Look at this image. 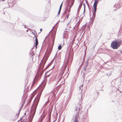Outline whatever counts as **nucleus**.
Masks as SVG:
<instances>
[{
	"label": "nucleus",
	"mask_w": 122,
	"mask_h": 122,
	"mask_svg": "<svg viewBox=\"0 0 122 122\" xmlns=\"http://www.w3.org/2000/svg\"><path fill=\"white\" fill-rule=\"evenodd\" d=\"M120 46V42L116 41H114L112 43L111 47L113 49H117Z\"/></svg>",
	"instance_id": "nucleus-2"
},
{
	"label": "nucleus",
	"mask_w": 122,
	"mask_h": 122,
	"mask_svg": "<svg viewBox=\"0 0 122 122\" xmlns=\"http://www.w3.org/2000/svg\"><path fill=\"white\" fill-rule=\"evenodd\" d=\"M62 3H63V2L62 3H61V5L60 6V8H59V9H60V10H61V7H62Z\"/></svg>",
	"instance_id": "nucleus-13"
},
{
	"label": "nucleus",
	"mask_w": 122,
	"mask_h": 122,
	"mask_svg": "<svg viewBox=\"0 0 122 122\" xmlns=\"http://www.w3.org/2000/svg\"><path fill=\"white\" fill-rule=\"evenodd\" d=\"M53 48V46L51 48H50L49 49V54H50L52 52V49Z\"/></svg>",
	"instance_id": "nucleus-8"
},
{
	"label": "nucleus",
	"mask_w": 122,
	"mask_h": 122,
	"mask_svg": "<svg viewBox=\"0 0 122 122\" xmlns=\"http://www.w3.org/2000/svg\"><path fill=\"white\" fill-rule=\"evenodd\" d=\"M35 111H36V110ZM35 112H34V114H35Z\"/></svg>",
	"instance_id": "nucleus-21"
},
{
	"label": "nucleus",
	"mask_w": 122,
	"mask_h": 122,
	"mask_svg": "<svg viewBox=\"0 0 122 122\" xmlns=\"http://www.w3.org/2000/svg\"><path fill=\"white\" fill-rule=\"evenodd\" d=\"M80 22H79V21L78 22H77V26L78 27V26H79V24H80Z\"/></svg>",
	"instance_id": "nucleus-12"
},
{
	"label": "nucleus",
	"mask_w": 122,
	"mask_h": 122,
	"mask_svg": "<svg viewBox=\"0 0 122 122\" xmlns=\"http://www.w3.org/2000/svg\"><path fill=\"white\" fill-rule=\"evenodd\" d=\"M98 1L97 0H95L94 4L93 6L94 8V11L93 12V15L92 17L90 18V20L93 21L94 20L96 15V11L97 7Z\"/></svg>",
	"instance_id": "nucleus-1"
},
{
	"label": "nucleus",
	"mask_w": 122,
	"mask_h": 122,
	"mask_svg": "<svg viewBox=\"0 0 122 122\" xmlns=\"http://www.w3.org/2000/svg\"><path fill=\"white\" fill-rule=\"evenodd\" d=\"M61 10L59 9V10L58 11V14L59 15L60 14V11H61Z\"/></svg>",
	"instance_id": "nucleus-16"
},
{
	"label": "nucleus",
	"mask_w": 122,
	"mask_h": 122,
	"mask_svg": "<svg viewBox=\"0 0 122 122\" xmlns=\"http://www.w3.org/2000/svg\"><path fill=\"white\" fill-rule=\"evenodd\" d=\"M74 122H78L76 120H75Z\"/></svg>",
	"instance_id": "nucleus-17"
},
{
	"label": "nucleus",
	"mask_w": 122,
	"mask_h": 122,
	"mask_svg": "<svg viewBox=\"0 0 122 122\" xmlns=\"http://www.w3.org/2000/svg\"><path fill=\"white\" fill-rule=\"evenodd\" d=\"M74 3V1H72L71 2V5L70 6V9H71V7L73 5V4Z\"/></svg>",
	"instance_id": "nucleus-10"
},
{
	"label": "nucleus",
	"mask_w": 122,
	"mask_h": 122,
	"mask_svg": "<svg viewBox=\"0 0 122 122\" xmlns=\"http://www.w3.org/2000/svg\"><path fill=\"white\" fill-rule=\"evenodd\" d=\"M45 115H42L41 116V119L40 120V122H41L44 119V118H45Z\"/></svg>",
	"instance_id": "nucleus-5"
},
{
	"label": "nucleus",
	"mask_w": 122,
	"mask_h": 122,
	"mask_svg": "<svg viewBox=\"0 0 122 122\" xmlns=\"http://www.w3.org/2000/svg\"><path fill=\"white\" fill-rule=\"evenodd\" d=\"M54 41L53 42V43L52 44H53V46H52L53 47V45H54Z\"/></svg>",
	"instance_id": "nucleus-20"
},
{
	"label": "nucleus",
	"mask_w": 122,
	"mask_h": 122,
	"mask_svg": "<svg viewBox=\"0 0 122 122\" xmlns=\"http://www.w3.org/2000/svg\"><path fill=\"white\" fill-rule=\"evenodd\" d=\"M38 39L36 37L35 39V46L36 48H37V46L38 45Z\"/></svg>",
	"instance_id": "nucleus-4"
},
{
	"label": "nucleus",
	"mask_w": 122,
	"mask_h": 122,
	"mask_svg": "<svg viewBox=\"0 0 122 122\" xmlns=\"http://www.w3.org/2000/svg\"><path fill=\"white\" fill-rule=\"evenodd\" d=\"M82 4L81 3H80V5L79 6V8H80L82 5Z\"/></svg>",
	"instance_id": "nucleus-11"
},
{
	"label": "nucleus",
	"mask_w": 122,
	"mask_h": 122,
	"mask_svg": "<svg viewBox=\"0 0 122 122\" xmlns=\"http://www.w3.org/2000/svg\"><path fill=\"white\" fill-rule=\"evenodd\" d=\"M40 30L41 31L40 32L42 31V29H40Z\"/></svg>",
	"instance_id": "nucleus-18"
},
{
	"label": "nucleus",
	"mask_w": 122,
	"mask_h": 122,
	"mask_svg": "<svg viewBox=\"0 0 122 122\" xmlns=\"http://www.w3.org/2000/svg\"><path fill=\"white\" fill-rule=\"evenodd\" d=\"M62 3H63V2L62 3H61V5L60 6V8H59V9H60V10H61V7H62Z\"/></svg>",
	"instance_id": "nucleus-14"
},
{
	"label": "nucleus",
	"mask_w": 122,
	"mask_h": 122,
	"mask_svg": "<svg viewBox=\"0 0 122 122\" xmlns=\"http://www.w3.org/2000/svg\"><path fill=\"white\" fill-rule=\"evenodd\" d=\"M36 80L35 79H34V80L33 81V83L32 84V87H33L34 86V84H35V83L36 82Z\"/></svg>",
	"instance_id": "nucleus-6"
},
{
	"label": "nucleus",
	"mask_w": 122,
	"mask_h": 122,
	"mask_svg": "<svg viewBox=\"0 0 122 122\" xmlns=\"http://www.w3.org/2000/svg\"><path fill=\"white\" fill-rule=\"evenodd\" d=\"M34 96H35V94H34V93H32L31 94L30 97V99H31L32 100V99H33V98Z\"/></svg>",
	"instance_id": "nucleus-7"
},
{
	"label": "nucleus",
	"mask_w": 122,
	"mask_h": 122,
	"mask_svg": "<svg viewBox=\"0 0 122 122\" xmlns=\"http://www.w3.org/2000/svg\"><path fill=\"white\" fill-rule=\"evenodd\" d=\"M62 48L61 45H60L58 47V49L59 50H60Z\"/></svg>",
	"instance_id": "nucleus-9"
},
{
	"label": "nucleus",
	"mask_w": 122,
	"mask_h": 122,
	"mask_svg": "<svg viewBox=\"0 0 122 122\" xmlns=\"http://www.w3.org/2000/svg\"><path fill=\"white\" fill-rule=\"evenodd\" d=\"M32 100V99H29V101L28 102L29 103H30V102Z\"/></svg>",
	"instance_id": "nucleus-15"
},
{
	"label": "nucleus",
	"mask_w": 122,
	"mask_h": 122,
	"mask_svg": "<svg viewBox=\"0 0 122 122\" xmlns=\"http://www.w3.org/2000/svg\"><path fill=\"white\" fill-rule=\"evenodd\" d=\"M69 15H67V19H68V17Z\"/></svg>",
	"instance_id": "nucleus-19"
},
{
	"label": "nucleus",
	"mask_w": 122,
	"mask_h": 122,
	"mask_svg": "<svg viewBox=\"0 0 122 122\" xmlns=\"http://www.w3.org/2000/svg\"><path fill=\"white\" fill-rule=\"evenodd\" d=\"M41 93H39L38 95H37L35 100H37V103L36 104V107H35V110H36V107L37 105V104L38 102L39 101L41 95Z\"/></svg>",
	"instance_id": "nucleus-3"
}]
</instances>
